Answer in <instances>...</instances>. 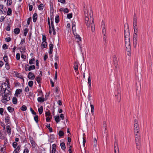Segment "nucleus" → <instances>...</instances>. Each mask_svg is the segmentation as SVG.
<instances>
[{
	"mask_svg": "<svg viewBox=\"0 0 153 153\" xmlns=\"http://www.w3.org/2000/svg\"><path fill=\"white\" fill-rule=\"evenodd\" d=\"M84 12L85 16V23L88 28H90V25L91 29V31L94 32L95 31L94 24V19L93 17V14L92 10H91L89 16L88 14V11L84 7Z\"/></svg>",
	"mask_w": 153,
	"mask_h": 153,
	"instance_id": "f257e3e1",
	"label": "nucleus"
},
{
	"mask_svg": "<svg viewBox=\"0 0 153 153\" xmlns=\"http://www.w3.org/2000/svg\"><path fill=\"white\" fill-rule=\"evenodd\" d=\"M124 35L125 38V44L126 47V50L128 52H129L130 50V34L128 28L127 29V31L124 30Z\"/></svg>",
	"mask_w": 153,
	"mask_h": 153,
	"instance_id": "f03ea898",
	"label": "nucleus"
},
{
	"mask_svg": "<svg viewBox=\"0 0 153 153\" xmlns=\"http://www.w3.org/2000/svg\"><path fill=\"white\" fill-rule=\"evenodd\" d=\"M135 133V137L136 143V145L138 149H139L140 146V134L139 133Z\"/></svg>",
	"mask_w": 153,
	"mask_h": 153,
	"instance_id": "7ed1b4c3",
	"label": "nucleus"
},
{
	"mask_svg": "<svg viewBox=\"0 0 153 153\" xmlns=\"http://www.w3.org/2000/svg\"><path fill=\"white\" fill-rule=\"evenodd\" d=\"M11 93H6V94H4V96H3V99L2 100V102L3 103H6L7 102L9 101L11 97Z\"/></svg>",
	"mask_w": 153,
	"mask_h": 153,
	"instance_id": "20e7f679",
	"label": "nucleus"
},
{
	"mask_svg": "<svg viewBox=\"0 0 153 153\" xmlns=\"http://www.w3.org/2000/svg\"><path fill=\"white\" fill-rule=\"evenodd\" d=\"M134 132L139 133V127L138 123V121L136 120H134Z\"/></svg>",
	"mask_w": 153,
	"mask_h": 153,
	"instance_id": "39448f33",
	"label": "nucleus"
},
{
	"mask_svg": "<svg viewBox=\"0 0 153 153\" xmlns=\"http://www.w3.org/2000/svg\"><path fill=\"white\" fill-rule=\"evenodd\" d=\"M120 91L119 89V88L118 87L117 89V94H115V96L118 102H120L121 100V94Z\"/></svg>",
	"mask_w": 153,
	"mask_h": 153,
	"instance_id": "423d86ee",
	"label": "nucleus"
},
{
	"mask_svg": "<svg viewBox=\"0 0 153 153\" xmlns=\"http://www.w3.org/2000/svg\"><path fill=\"white\" fill-rule=\"evenodd\" d=\"M114 153H119V150L117 142H114Z\"/></svg>",
	"mask_w": 153,
	"mask_h": 153,
	"instance_id": "0eeeda50",
	"label": "nucleus"
},
{
	"mask_svg": "<svg viewBox=\"0 0 153 153\" xmlns=\"http://www.w3.org/2000/svg\"><path fill=\"white\" fill-rule=\"evenodd\" d=\"M137 34L135 33L134 35L133 45L134 47H136L137 42Z\"/></svg>",
	"mask_w": 153,
	"mask_h": 153,
	"instance_id": "6e6552de",
	"label": "nucleus"
},
{
	"mask_svg": "<svg viewBox=\"0 0 153 153\" xmlns=\"http://www.w3.org/2000/svg\"><path fill=\"white\" fill-rule=\"evenodd\" d=\"M7 87L8 88H4L3 87L2 91V94L4 93V94H6V93H11V92L10 91V89L9 87L7 86Z\"/></svg>",
	"mask_w": 153,
	"mask_h": 153,
	"instance_id": "1a4fd4ad",
	"label": "nucleus"
},
{
	"mask_svg": "<svg viewBox=\"0 0 153 153\" xmlns=\"http://www.w3.org/2000/svg\"><path fill=\"white\" fill-rule=\"evenodd\" d=\"M93 144H94L93 149H94L96 151H97L98 149V148L97 147V140L96 138H94V139Z\"/></svg>",
	"mask_w": 153,
	"mask_h": 153,
	"instance_id": "9d476101",
	"label": "nucleus"
},
{
	"mask_svg": "<svg viewBox=\"0 0 153 153\" xmlns=\"http://www.w3.org/2000/svg\"><path fill=\"white\" fill-rule=\"evenodd\" d=\"M28 77L29 79H33L35 78V76L33 73L30 72L28 74Z\"/></svg>",
	"mask_w": 153,
	"mask_h": 153,
	"instance_id": "9b49d317",
	"label": "nucleus"
},
{
	"mask_svg": "<svg viewBox=\"0 0 153 153\" xmlns=\"http://www.w3.org/2000/svg\"><path fill=\"white\" fill-rule=\"evenodd\" d=\"M114 66L116 69H117L118 68V65L117 64V59L115 55H114Z\"/></svg>",
	"mask_w": 153,
	"mask_h": 153,
	"instance_id": "f8f14e48",
	"label": "nucleus"
},
{
	"mask_svg": "<svg viewBox=\"0 0 153 153\" xmlns=\"http://www.w3.org/2000/svg\"><path fill=\"white\" fill-rule=\"evenodd\" d=\"M10 117L8 115H7L5 116V121L7 125L9 124L10 123Z\"/></svg>",
	"mask_w": 153,
	"mask_h": 153,
	"instance_id": "ddd939ff",
	"label": "nucleus"
},
{
	"mask_svg": "<svg viewBox=\"0 0 153 153\" xmlns=\"http://www.w3.org/2000/svg\"><path fill=\"white\" fill-rule=\"evenodd\" d=\"M49 54H51L53 52V45L52 43H51L49 45Z\"/></svg>",
	"mask_w": 153,
	"mask_h": 153,
	"instance_id": "4468645a",
	"label": "nucleus"
},
{
	"mask_svg": "<svg viewBox=\"0 0 153 153\" xmlns=\"http://www.w3.org/2000/svg\"><path fill=\"white\" fill-rule=\"evenodd\" d=\"M30 140L32 146L33 148H35L36 147V144L34 141L33 140V138L32 137H30Z\"/></svg>",
	"mask_w": 153,
	"mask_h": 153,
	"instance_id": "2eb2a0df",
	"label": "nucleus"
},
{
	"mask_svg": "<svg viewBox=\"0 0 153 153\" xmlns=\"http://www.w3.org/2000/svg\"><path fill=\"white\" fill-rule=\"evenodd\" d=\"M22 89H18L16 90V93H15V96L17 97L19 94H20V93L22 92Z\"/></svg>",
	"mask_w": 153,
	"mask_h": 153,
	"instance_id": "dca6fc26",
	"label": "nucleus"
},
{
	"mask_svg": "<svg viewBox=\"0 0 153 153\" xmlns=\"http://www.w3.org/2000/svg\"><path fill=\"white\" fill-rule=\"evenodd\" d=\"M33 22H35L37 19V14L36 13H34L33 16Z\"/></svg>",
	"mask_w": 153,
	"mask_h": 153,
	"instance_id": "f3484780",
	"label": "nucleus"
},
{
	"mask_svg": "<svg viewBox=\"0 0 153 153\" xmlns=\"http://www.w3.org/2000/svg\"><path fill=\"white\" fill-rule=\"evenodd\" d=\"M20 32V30L19 28H16L14 30L13 32L14 33L16 34H18Z\"/></svg>",
	"mask_w": 153,
	"mask_h": 153,
	"instance_id": "a211bd4d",
	"label": "nucleus"
},
{
	"mask_svg": "<svg viewBox=\"0 0 153 153\" xmlns=\"http://www.w3.org/2000/svg\"><path fill=\"white\" fill-rule=\"evenodd\" d=\"M56 123H58L60 121V119L59 115L54 117Z\"/></svg>",
	"mask_w": 153,
	"mask_h": 153,
	"instance_id": "6ab92c4d",
	"label": "nucleus"
},
{
	"mask_svg": "<svg viewBox=\"0 0 153 153\" xmlns=\"http://www.w3.org/2000/svg\"><path fill=\"white\" fill-rule=\"evenodd\" d=\"M7 133L9 134H10L11 133V129L9 126H7L6 127Z\"/></svg>",
	"mask_w": 153,
	"mask_h": 153,
	"instance_id": "aec40b11",
	"label": "nucleus"
},
{
	"mask_svg": "<svg viewBox=\"0 0 153 153\" xmlns=\"http://www.w3.org/2000/svg\"><path fill=\"white\" fill-rule=\"evenodd\" d=\"M137 16L135 13L134 14L133 19V24H137Z\"/></svg>",
	"mask_w": 153,
	"mask_h": 153,
	"instance_id": "412c9836",
	"label": "nucleus"
},
{
	"mask_svg": "<svg viewBox=\"0 0 153 153\" xmlns=\"http://www.w3.org/2000/svg\"><path fill=\"white\" fill-rule=\"evenodd\" d=\"M52 153H55L56 151V146L55 144H53L52 145Z\"/></svg>",
	"mask_w": 153,
	"mask_h": 153,
	"instance_id": "4be33fe9",
	"label": "nucleus"
},
{
	"mask_svg": "<svg viewBox=\"0 0 153 153\" xmlns=\"http://www.w3.org/2000/svg\"><path fill=\"white\" fill-rule=\"evenodd\" d=\"M20 146H18L13 152V153H19L20 149Z\"/></svg>",
	"mask_w": 153,
	"mask_h": 153,
	"instance_id": "5701e85b",
	"label": "nucleus"
},
{
	"mask_svg": "<svg viewBox=\"0 0 153 153\" xmlns=\"http://www.w3.org/2000/svg\"><path fill=\"white\" fill-rule=\"evenodd\" d=\"M38 110L39 114H41L43 111V106H41L39 108H38Z\"/></svg>",
	"mask_w": 153,
	"mask_h": 153,
	"instance_id": "b1692460",
	"label": "nucleus"
},
{
	"mask_svg": "<svg viewBox=\"0 0 153 153\" xmlns=\"http://www.w3.org/2000/svg\"><path fill=\"white\" fill-rule=\"evenodd\" d=\"M37 100L39 102H42L44 101V100L42 97H39L37 98Z\"/></svg>",
	"mask_w": 153,
	"mask_h": 153,
	"instance_id": "393cba45",
	"label": "nucleus"
},
{
	"mask_svg": "<svg viewBox=\"0 0 153 153\" xmlns=\"http://www.w3.org/2000/svg\"><path fill=\"white\" fill-rule=\"evenodd\" d=\"M74 69L75 71H77L78 70V64L76 62H75L74 63Z\"/></svg>",
	"mask_w": 153,
	"mask_h": 153,
	"instance_id": "a878e982",
	"label": "nucleus"
},
{
	"mask_svg": "<svg viewBox=\"0 0 153 153\" xmlns=\"http://www.w3.org/2000/svg\"><path fill=\"white\" fill-rule=\"evenodd\" d=\"M12 102L13 104H16L17 102V100L16 97H13L12 99Z\"/></svg>",
	"mask_w": 153,
	"mask_h": 153,
	"instance_id": "bb28decb",
	"label": "nucleus"
},
{
	"mask_svg": "<svg viewBox=\"0 0 153 153\" xmlns=\"http://www.w3.org/2000/svg\"><path fill=\"white\" fill-rule=\"evenodd\" d=\"M42 45L43 48H45L47 46V43L46 41L42 42Z\"/></svg>",
	"mask_w": 153,
	"mask_h": 153,
	"instance_id": "cd10ccee",
	"label": "nucleus"
},
{
	"mask_svg": "<svg viewBox=\"0 0 153 153\" xmlns=\"http://www.w3.org/2000/svg\"><path fill=\"white\" fill-rule=\"evenodd\" d=\"M44 8V5L43 4H41L38 6V9L39 10H42Z\"/></svg>",
	"mask_w": 153,
	"mask_h": 153,
	"instance_id": "c85d7f7f",
	"label": "nucleus"
},
{
	"mask_svg": "<svg viewBox=\"0 0 153 153\" xmlns=\"http://www.w3.org/2000/svg\"><path fill=\"white\" fill-rule=\"evenodd\" d=\"M7 110L10 112H12L14 111V109L13 108L9 106L7 107Z\"/></svg>",
	"mask_w": 153,
	"mask_h": 153,
	"instance_id": "c756f323",
	"label": "nucleus"
},
{
	"mask_svg": "<svg viewBox=\"0 0 153 153\" xmlns=\"http://www.w3.org/2000/svg\"><path fill=\"white\" fill-rule=\"evenodd\" d=\"M35 66L34 65H31L29 66L28 69V71H30L31 70L35 69Z\"/></svg>",
	"mask_w": 153,
	"mask_h": 153,
	"instance_id": "7c9ffc66",
	"label": "nucleus"
},
{
	"mask_svg": "<svg viewBox=\"0 0 153 153\" xmlns=\"http://www.w3.org/2000/svg\"><path fill=\"white\" fill-rule=\"evenodd\" d=\"M75 37L77 40V42H79V41H81V38L79 35L76 34Z\"/></svg>",
	"mask_w": 153,
	"mask_h": 153,
	"instance_id": "2f4dec72",
	"label": "nucleus"
},
{
	"mask_svg": "<svg viewBox=\"0 0 153 153\" xmlns=\"http://www.w3.org/2000/svg\"><path fill=\"white\" fill-rule=\"evenodd\" d=\"M55 21L56 23H58L59 21V16L58 15H57L55 18Z\"/></svg>",
	"mask_w": 153,
	"mask_h": 153,
	"instance_id": "473e14b6",
	"label": "nucleus"
},
{
	"mask_svg": "<svg viewBox=\"0 0 153 153\" xmlns=\"http://www.w3.org/2000/svg\"><path fill=\"white\" fill-rule=\"evenodd\" d=\"M60 146L62 149L64 150L65 149V143H62L60 144Z\"/></svg>",
	"mask_w": 153,
	"mask_h": 153,
	"instance_id": "72a5a7b5",
	"label": "nucleus"
},
{
	"mask_svg": "<svg viewBox=\"0 0 153 153\" xmlns=\"http://www.w3.org/2000/svg\"><path fill=\"white\" fill-rule=\"evenodd\" d=\"M35 59L34 58H33L32 59H31L29 61V63L30 65H32L34 64L33 62L35 61Z\"/></svg>",
	"mask_w": 153,
	"mask_h": 153,
	"instance_id": "f704fd0d",
	"label": "nucleus"
},
{
	"mask_svg": "<svg viewBox=\"0 0 153 153\" xmlns=\"http://www.w3.org/2000/svg\"><path fill=\"white\" fill-rule=\"evenodd\" d=\"M64 133L62 131L60 130L59 131L58 134L59 137H62L64 136Z\"/></svg>",
	"mask_w": 153,
	"mask_h": 153,
	"instance_id": "c9c22d12",
	"label": "nucleus"
},
{
	"mask_svg": "<svg viewBox=\"0 0 153 153\" xmlns=\"http://www.w3.org/2000/svg\"><path fill=\"white\" fill-rule=\"evenodd\" d=\"M21 109L22 111H25L27 109V107L25 105H23L21 108Z\"/></svg>",
	"mask_w": 153,
	"mask_h": 153,
	"instance_id": "e433bc0d",
	"label": "nucleus"
},
{
	"mask_svg": "<svg viewBox=\"0 0 153 153\" xmlns=\"http://www.w3.org/2000/svg\"><path fill=\"white\" fill-rule=\"evenodd\" d=\"M12 13V10L10 8H8V11L7 12V15H10Z\"/></svg>",
	"mask_w": 153,
	"mask_h": 153,
	"instance_id": "4c0bfd02",
	"label": "nucleus"
},
{
	"mask_svg": "<svg viewBox=\"0 0 153 153\" xmlns=\"http://www.w3.org/2000/svg\"><path fill=\"white\" fill-rule=\"evenodd\" d=\"M101 27L102 29H105V25L103 21L102 22Z\"/></svg>",
	"mask_w": 153,
	"mask_h": 153,
	"instance_id": "58836bf2",
	"label": "nucleus"
},
{
	"mask_svg": "<svg viewBox=\"0 0 153 153\" xmlns=\"http://www.w3.org/2000/svg\"><path fill=\"white\" fill-rule=\"evenodd\" d=\"M36 81L39 84L40 83V82H41L40 80L41 79V78L39 76H38L36 78Z\"/></svg>",
	"mask_w": 153,
	"mask_h": 153,
	"instance_id": "ea45409f",
	"label": "nucleus"
},
{
	"mask_svg": "<svg viewBox=\"0 0 153 153\" xmlns=\"http://www.w3.org/2000/svg\"><path fill=\"white\" fill-rule=\"evenodd\" d=\"M33 82L32 81H30L28 83V85L30 87H32L33 85Z\"/></svg>",
	"mask_w": 153,
	"mask_h": 153,
	"instance_id": "a19ab883",
	"label": "nucleus"
},
{
	"mask_svg": "<svg viewBox=\"0 0 153 153\" xmlns=\"http://www.w3.org/2000/svg\"><path fill=\"white\" fill-rule=\"evenodd\" d=\"M5 68L7 70H9L10 69V67L8 64V62L6 63L5 64Z\"/></svg>",
	"mask_w": 153,
	"mask_h": 153,
	"instance_id": "79ce46f5",
	"label": "nucleus"
},
{
	"mask_svg": "<svg viewBox=\"0 0 153 153\" xmlns=\"http://www.w3.org/2000/svg\"><path fill=\"white\" fill-rule=\"evenodd\" d=\"M88 84H91V79L90 74H89V76L88 79Z\"/></svg>",
	"mask_w": 153,
	"mask_h": 153,
	"instance_id": "37998d69",
	"label": "nucleus"
},
{
	"mask_svg": "<svg viewBox=\"0 0 153 153\" xmlns=\"http://www.w3.org/2000/svg\"><path fill=\"white\" fill-rule=\"evenodd\" d=\"M38 95H40L41 96L43 97V94L41 90L39 91L38 93Z\"/></svg>",
	"mask_w": 153,
	"mask_h": 153,
	"instance_id": "c03bdc74",
	"label": "nucleus"
},
{
	"mask_svg": "<svg viewBox=\"0 0 153 153\" xmlns=\"http://www.w3.org/2000/svg\"><path fill=\"white\" fill-rule=\"evenodd\" d=\"M12 3V0H7V5H10Z\"/></svg>",
	"mask_w": 153,
	"mask_h": 153,
	"instance_id": "a18cd8bd",
	"label": "nucleus"
},
{
	"mask_svg": "<svg viewBox=\"0 0 153 153\" xmlns=\"http://www.w3.org/2000/svg\"><path fill=\"white\" fill-rule=\"evenodd\" d=\"M34 119L36 123H37L38 122V116L37 115L35 116L34 117Z\"/></svg>",
	"mask_w": 153,
	"mask_h": 153,
	"instance_id": "49530a36",
	"label": "nucleus"
},
{
	"mask_svg": "<svg viewBox=\"0 0 153 153\" xmlns=\"http://www.w3.org/2000/svg\"><path fill=\"white\" fill-rule=\"evenodd\" d=\"M28 32V29L27 28H26L24 30V35L25 36H26L27 35V34Z\"/></svg>",
	"mask_w": 153,
	"mask_h": 153,
	"instance_id": "de8ad7c7",
	"label": "nucleus"
},
{
	"mask_svg": "<svg viewBox=\"0 0 153 153\" xmlns=\"http://www.w3.org/2000/svg\"><path fill=\"white\" fill-rule=\"evenodd\" d=\"M3 59L5 62L6 63L8 62H7V55L4 56L3 57Z\"/></svg>",
	"mask_w": 153,
	"mask_h": 153,
	"instance_id": "09e8293b",
	"label": "nucleus"
},
{
	"mask_svg": "<svg viewBox=\"0 0 153 153\" xmlns=\"http://www.w3.org/2000/svg\"><path fill=\"white\" fill-rule=\"evenodd\" d=\"M91 112L93 114H94V106L93 105H91Z\"/></svg>",
	"mask_w": 153,
	"mask_h": 153,
	"instance_id": "8fccbe9b",
	"label": "nucleus"
},
{
	"mask_svg": "<svg viewBox=\"0 0 153 153\" xmlns=\"http://www.w3.org/2000/svg\"><path fill=\"white\" fill-rule=\"evenodd\" d=\"M67 17L68 19H70L72 17V13H69L67 15Z\"/></svg>",
	"mask_w": 153,
	"mask_h": 153,
	"instance_id": "3c124183",
	"label": "nucleus"
},
{
	"mask_svg": "<svg viewBox=\"0 0 153 153\" xmlns=\"http://www.w3.org/2000/svg\"><path fill=\"white\" fill-rule=\"evenodd\" d=\"M62 9V10H63L64 12L65 13H68L69 12L68 9L67 8H65L64 10L63 8H61L60 9L61 10Z\"/></svg>",
	"mask_w": 153,
	"mask_h": 153,
	"instance_id": "603ef678",
	"label": "nucleus"
},
{
	"mask_svg": "<svg viewBox=\"0 0 153 153\" xmlns=\"http://www.w3.org/2000/svg\"><path fill=\"white\" fill-rule=\"evenodd\" d=\"M3 84H2L1 85H0V96L2 94V91L3 88Z\"/></svg>",
	"mask_w": 153,
	"mask_h": 153,
	"instance_id": "864d4df0",
	"label": "nucleus"
},
{
	"mask_svg": "<svg viewBox=\"0 0 153 153\" xmlns=\"http://www.w3.org/2000/svg\"><path fill=\"white\" fill-rule=\"evenodd\" d=\"M17 143L16 142H14L13 143V146L14 148H16L17 146Z\"/></svg>",
	"mask_w": 153,
	"mask_h": 153,
	"instance_id": "5fc2aeb1",
	"label": "nucleus"
},
{
	"mask_svg": "<svg viewBox=\"0 0 153 153\" xmlns=\"http://www.w3.org/2000/svg\"><path fill=\"white\" fill-rule=\"evenodd\" d=\"M16 59L19 60L20 59V54L19 53H17L16 54Z\"/></svg>",
	"mask_w": 153,
	"mask_h": 153,
	"instance_id": "6e6d98bb",
	"label": "nucleus"
},
{
	"mask_svg": "<svg viewBox=\"0 0 153 153\" xmlns=\"http://www.w3.org/2000/svg\"><path fill=\"white\" fill-rule=\"evenodd\" d=\"M31 20V17L28 18L27 21V24L28 25L30 24V22Z\"/></svg>",
	"mask_w": 153,
	"mask_h": 153,
	"instance_id": "4d7b16f0",
	"label": "nucleus"
},
{
	"mask_svg": "<svg viewBox=\"0 0 153 153\" xmlns=\"http://www.w3.org/2000/svg\"><path fill=\"white\" fill-rule=\"evenodd\" d=\"M102 33L104 35V36H105L106 30L105 29H102Z\"/></svg>",
	"mask_w": 153,
	"mask_h": 153,
	"instance_id": "13d9d810",
	"label": "nucleus"
},
{
	"mask_svg": "<svg viewBox=\"0 0 153 153\" xmlns=\"http://www.w3.org/2000/svg\"><path fill=\"white\" fill-rule=\"evenodd\" d=\"M33 7L32 5L29 4V10L30 11H31L33 9Z\"/></svg>",
	"mask_w": 153,
	"mask_h": 153,
	"instance_id": "bf43d9fd",
	"label": "nucleus"
},
{
	"mask_svg": "<svg viewBox=\"0 0 153 153\" xmlns=\"http://www.w3.org/2000/svg\"><path fill=\"white\" fill-rule=\"evenodd\" d=\"M4 148L1 147L0 149V153H4Z\"/></svg>",
	"mask_w": 153,
	"mask_h": 153,
	"instance_id": "052dcab7",
	"label": "nucleus"
},
{
	"mask_svg": "<svg viewBox=\"0 0 153 153\" xmlns=\"http://www.w3.org/2000/svg\"><path fill=\"white\" fill-rule=\"evenodd\" d=\"M25 47H24V48H20V51L21 52V53H23L25 52Z\"/></svg>",
	"mask_w": 153,
	"mask_h": 153,
	"instance_id": "680f3d73",
	"label": "nucleus"
},
{
	"mask_svg": "<svg viewBox=\"0 0 153 153\" xmlns=\"http://www.w3.org/2000/svg\"><path fill=\"white\" fill-rule=\"evenodd\" d=\"M46 37L45 35H42V40L43 42L46 41Z\"/></svg>",
	"mask_w": 153,
	"mask_h": 153,
	"instance_id": "e2e57ef3",
	"label": "nucleus"
},
{
	"mask_svg": "<svg viewBox=\"0 0 153 153\" xmlns=\"http://www.w3.org/2000/svg\"><path fill=\"white\" fill-rule=\"evenodd\" d=\"M7 45L6 44H4L3 45L2 48L4 49H7Z\"/></svg>",
	"mask_w": 153,
	"mask_h": 153,
	"instance_id": "0e129e2a",
	"label": "nucleus"
},
{
	"mask_svg": "<svg viewBox=\"0 0 153 153\" xmlns=\"http://www.w3.org/2000/svg\"><path fill=\"white\" fill-rule=\"evenodd\" d=\"M30 110L33 114L34 115H36V113L31 108H30Z\"/></svg>",
	"mask_w": 153,
	"mask_h": 153,
	"instance_id": "69168bd1",
	"label": "nucleus"
},
{
	"mask_svg": "<svg viewBox=\"0 0 153 153\" xmlns=\"http://www.w3.org/2000/svg\"><path fill=\"white\" fill-rule=\"evenodd\" d=\"M51 115L50 113L49 112H46L45 113V116L46 117H49Z\"/></svg>",
	"mask_w": 153,
	"mask_h": 153,
	"instance_id": "338daca9",
	"label": "nucleus"
},
{
	"mask_svg": "<svg viewBox=\"0 0 153 153\" xmlns=\"http://www.w3.org/2000/svg\"><path fill=\"white\" fill-rule=\"evenodd\" d=\"M29 151L28 149L27 148H26L24 149L23 153H28Z\"/></svg>",
	"mask_w": 153,
	"mask_h": 153,
	"instance_id": "774afa93",
	"label": "nucleus"
}]
</instances>
